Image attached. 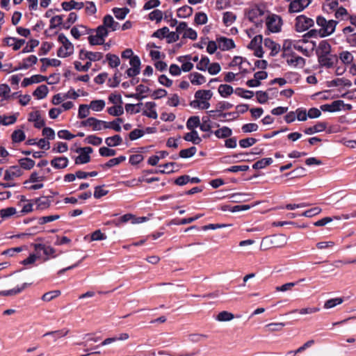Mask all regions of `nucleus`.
Returning <instances> with one entry per match:
<instances>
[{"instance_id":"5fc2aeb1","label":"nucleus","mask_w":356,"mask_h":356,"mask_svg":"<svg viewBox=\"0 0 356 356\" xmlns=\"http://www.w3.org/2000/svg\"><path fill=\"white\" fill-rule=\"evenodd\" d=\"M13 143H20L25 140V134L21 129H17L13 131L11 136Z\"/></svg>"},{"instance_id":"ddd939ff","label":"nucleus","mask_w":356,"mask_h":356,"mask_svg":"<svg viewBox=\"0 0 356 356\" xmlns=\"http://www.w3.org/2000/svg\"><path fill=\"white\" fill-rule=\"evenodd\" d=\"M232 107H233V104L229 102H220L216 105V110L209 111H208V113L209 115V117L215 118L216 113H218V114L224 113L222 112L223 111L230 109Z\"/></svg>"},{"instance_id":"2eb2a0df","label":"nucleus","mask_w":356,"mask_h":356,"mask_svg":"<svg viewBox=\"0 0 356 356\" xmlns=\"http://www.w3.org/2000/svg\"><path fill=\"white\" fill-rule=\"evenodd\" d=\"M35 250H42L44 254L47 256V258L44 259L45 261L48 260L49 257L53 258L56 257V255L54 254L56 250L51 246H47L44 244L39 243L35 245Z\"/></svg>"},{"instance_id":"0e129e2a","label":"nucleus","mask_w":356,"mask_h":356,"mask_svg":"<svg viewBox=\"0 0 356 356\" xmlns=\"http://www.w3.org/2000/svg\"><path fill=\"white\" fill-rule=\"evenodd\" d=\"M210 64V60L208 57L204 56L196 65V68L200 71H206Z\"/></svg>"},{"instance_id":"4468645a","label":"nucleus","mask_w":356,"mask_h":356,"mask_svg":"<svg viewBox=\"0 0 356 356\" xmlns=\"http://www.w3.org/2000/svg\"><path fill=\"white\" fill-rule=\"evenodd\" d=\"M29 121L33 122L34 127L37 129H40L45 124V122L42 118L41 115L38 111L31 112L29 114Z\"/></svg>"},{"instance_id":"c85d7f7f","label":"nucleus","mask_w":356,"mask_h":356,"mask_svg":"<svg viewBox=\"0 0 356 356\" xmlns=\"http://www.w3.org/2000/svg\"><path fill=\"white\" fill-rule=\"evenodd\" d=\"M184 139L186 141L192 142L193 144L195 145L200 144L202 141V139L199 137L197 131L193 129L191 130V132L186 133L184 135Z\"/></svg>"},{"instance_id":"052dcab7","label":"nucleus","mask_w":356,"mask_h":356,"mask_svg":"<svg viewBox=\"0 0 356 356\" xmlns=\"http://www.w3.org/2000/svg\"><path fill=\"white\" fill-rule=\"evenodd\" d=\"M339 58L344 64H350L353 60V56L350 52L344 51L340 53Z\"/></svg>"},{"instance_id":"58836bf2","label":"nucleus","mask_w":356,"mask_h":356,"mask_svg":"<svg viewBox=\"0 0 356 356\" xmlns=\"http://www.w3.org/2000/svg\"><path fill=\"white\" fill-rule=\"evenodd\" d=\"M273 163V159L271 158H264L260 159L255 162L252 168L255 170H260L266 168V166L270 165Z\"/></svg>"},{"instance_id":"cd10ccee","label":"nucleus","mask_w":356,"mask_h":356,"mask_svg":"<svg viewBox=\"0 0 356 356\" xmlns=\"http://www.w3.org/2000/svg\"><path fill=\"white\" fill-rule=\"evenodd\" d=\"M203 216V214H197L194 217L183 218L181 220L173 219L169 223L168 225H186L193 222V221L199 219Z\"/></svg>"},{"instance_id":"6e6552de","label":"nucleus","mask_w":356,"mask_h":356,"mask_svg":"<svg viewBox=\"0 0 356 356\" xmlns=\"http://www.w3.org/2000/svg\"><path fill=\"white\" fill-rule=\"evenodd\" d=\"M79 58L81 60L88 59V62L100 60L103 58L102 52L86 51L81 49L79 54Z\"/></svg>"},{"instance_id":"680f3d73","label":"nucleus","mask_w":356,"mask_h":356,"mask_svg":"<svg viewBox=\"0 0 356 356\" xmlns=\"http://www.w3.org/2000/svg\"><path fill=\"white\" fill-rule=\"evenodd\" d=\"M60 295V291H58V290L51 291H49V292H47L44 294H43L41 299L43 301L49 302V301L52 300L54 298L59 296Z\"/></svg>"},{"instance_id":"a19ab883","label":"nucleus","mask_w":356,"mask_h":356,"mask_svg":"<svg viewBox=\"0 0 356 356\" xmlns=\"http://www.w3.org/2000/svg\"><path fill=\"white\" fill-rule=\"evenodd\" d=\"M233 88L229 85L221 84L218 87V92L223 97L229 96L233 93Z\"/></svg>"},{"instance_id":"13d9d810","label":"nucleus","mask_w":356,"mask_h":356,"mask_svg":"<svg viewBox=\"0 0 356 356\" xmlns=\"http://www.w3.org/2000/svg\"><path fill=\"white\" fill-rule=\"evenodd\" d=\"M196 151L197 149L194 146L188 149H184L179 152V156L183 159L190 158L195 154Z\"/></svg>"},{"instance_id":"79ce46f5","label":"nucleus","mask_w":356,"mask_h":356,"mask_svg":"<svg viewBox=\"0 0 356 356\" xmlns=\"http://www.w3.org/2000/svg\"><path fill=\"white\" fill-rule=\"evenodd\" d=\"M68 333H69V330L62 329V330H59L50 331V332H46L43 335V337L54 336V341H56L58 338L65 337L66 335H67Z\"/></svg>"},{"instance_id":"412c9836","label":"nucleus","mask_w":356,"mask_h":356,"mask_svg":"<svg viewBox=\"0 0 356 356\" xmlns=\"http://www.w3.org/2000/svg\"><path fill=\"white\" fill-rule=\"evenodd\" d=\"M40 61L43 63V65L40 67V71L44 72L47 70V66H54V67H58L60 65V60L56 59V58H42L40 59Z\"/></svg>"},{"instance_id":"f8f14e48","label":"nucleus","mask_w":356,"mask_h":356,"mask_svg":"<svg viewBox=\"0 0 356 356\" xmlns=\"http://www.w3.org/2000/svg\"><path fill=\"white\" fill-rule=\"evenodd\" d=\"M107 30L110 31H115L119 27L120 24L118 22H115L113 17L111 15H106L103 18V24H102Z\"/></svg>"},{"instance_id":"1a4fd4ad","label":"nucleus","mask_w":356,"mask_h":356,"mask_svg":"<svg viewBox=\"0 0 356 356\" xmlns=\"http://www.w3.org/2000/svg\"><path fill=\"white\" fill-rule=\"evenodd\" d=\"M218 48L222 51H228L235 47V43L231 38L224 36L217 38Z\"/></svg>"},{"instance_id":"a211bd4d","label":"nucleus","mask_w":356,"mask_h":356,"mask_svg":"<svg viewBox=\"0 0 356 356\" xmlns=\"http://www.w3.org/2000/svg\"><path fill=\"white\" fill-rule=\"evenodd\" d=\"M61 6L63 10L69 11L72 9L81 10L85 6V3L83 2H77L71 0L70 1L63 2Z\"/></svg>"},{"instance_id":"864d4df0","label":"nucleus","mask_w":356,"mask_h":356,"mask_svg":"<svg viewBox=\"0 0 356 356\" xmlns=\"http://www.w3.org/2000/svg\"><path fill=\"white\" fill-rule=\"evenodd\" d=\"M90 108L94 111H101L105 107V102L103 99L92 100L90 104Z\"/></svg>"},{"instance_id":"f257e3e1","label":"nucleus","mask_w":356,"mask_h":356,"mask_svg":"<svg viewBox=\"0 0 356 356\" xmlns=\"http://www.w3.org/2000/svg\"><path fill=\"white\" fill-rule=\"evenodd\" d=\"M337 22L333 19L327 20L325 17L318 16L316 18V24L321 26V38L328 36L334 33Z\"/></svg>"},{"instance_id":"603ef678","label":"nucleus","mask_w":356,"mask_h":356,"mask_svg":"<svg viewBox=\"0 0 356 356\" xmlns=\"http://www.w3.org/2000/svg\"><path fill=\"white\" fill-rule=\"evenodd\" d=\"M287 63L290 65H293L295 67L298 65H305V60L302 57L300 56H292L291 58L287 59Z\"/></svg>"},{"instance_id":"de8ad7c7","label":"nucleus","mask_w":356,"mask_h":356,"mask_svg":"<svg viewBox=\"0 0 356 356\" xmlns=\"http://www.w3.org/2000/svg\"><path fill=\"white\" fill-rule=\"evenodd\" d=\"M113 13L115 17L118 19H124L127 15L129 13V9L127 8H114Z\"/></svg>"},{"instance_id":"dca6fc26","label":"nucleus","mask_w":356,"mask_h":356,"mask_svg":"<svg viewBox=\"0 0 356 356\" xmlns=\"http://www.w3.org/2000/svg\"><path fill=\"white\" fill-rule=\"evenodd\" d=\"M51 197L42 196L35 199L36 209L44 210L49 208L51 205Z\"/></svg>"},{"instance_id":"423d86ee","label":"nucleus","mask_w":356,"mask_h":356,"mask_svg":"<svg viewBox=\"0 0 356 356\" xmlns=\"http://www.w3.org/2000/svg\"><path fill=\"white\" fill-rule=\"evenodd\" d=\"M311 3V0H293L289 7V13H299L306 8Z\"/></svg>"},{"instance_id":"f3484780","label":"nucleus","mask_w":356,"mask_h":356,"mask_svg":"<svg viewBox=\"0 0 356 356\" xmlns=\"http://www.w3.org/2000/svg\"><path fill=\"white\" fill-rule=\"evenodd\" d=\"M38 62V58L35 55H31L28 58L23 59L22 63L15 67L13 71H17L22 69H28Z\"/></svg>"},{"instance_id":"c756f323","label":"nucleus","mask_w":356,"mask_h":356,"mask_svg":"<svg viewBox=\"0 0 356 356\" xmlns=\"http://www.w3.org/2000/svg\"><path fill=\"white\" fill-rule=\"evenodd\" d=\"M27 286L26 283H24L21 286H17L13 289L1 291H0V296H15L19 293H21L23 290L26 289Z\"/></svg>"},{"instance_id":"e433bc0d","label":"nucleus","mask_w":356,"mask_h":356,"mask_svg":"<svg viewBox=\"0 0 356 356\" xmlns=\"http://www.w3.org/2000/svg\"><path fill=\"white\" fill-rule=\"evenodd\" d=\"M106 144L108 147H115L120 145L122 143V138L120 135L108 137L105 140Z\"/></svg>"},{"instance_id":"8fccbe9b","label":"nucleus","mask_w":356,"mask_h":356,"mask_svg":"<svg viewBox=\"0 0 356 356\" xmlns=\"http://www.w3.org/2000/svg\"><path fill=\"white\" fill-rule=\"evenodd\" d=\"M90 109H91L90 105L81 104L79 107L78 118L83 119L88 117L90 113Z\"/></svg>"},{"instance_id":"a878e982","label":"nucleus","mask_w":356,"mask_h":356,"mask_svg":"<svg viewBox=\"0 0 356 356\" xmlns=\"http://www.w3.org/2000/svg\"><path fill=\"white\" fill-rule=\"evenodd\" d=\"M264 45L271 50L270 56H272L277 55L280 50V46L269 38L265 39Z\"/></svg>"},{"instance_id":"ea45409f","label":"nucleus","mask_w":356,"mask_h":356,"mask_svg":"<svg viewBox=\"0 0 356 356\" xmlns=\"http://www.w3.org/2000/svg\"><path fill=\"white\" fill-rule=\"evenodd\" d=\"M320 309H321L318 307H305V308H302L300 309H293L290 313L293 314V313L298 312L301 315L312 314L316 313V312H319Z\"/></svg>"},{"instance_id":"49530a36","label":"nucleus","mask_w":356,"mask_h":356,"mask_svg":"<svg viewBox=\"0 0 356 356\" xmlns=\"http://www.w3.org/2000/svg\"><path fill=\"white\" fill-rule=\"evenodd\" d=\"M21 169L31 170L35 165V161L29 158H23L19 160Z\"/></svg>"},{"instance_id":"39448f33","label":"nucleus","mask_w":356,"mask_h":356,"mask_svg":"<svg viewBox=\"0 0 356 356\" xmlns=\"http://www.w3.org/2000/svg\"><path fill=\"white\" fill-rule=\"evenodd\" d=\"M140 60L138 56L131 58V60H129L131 67H129L126 72L129 77H134L140 74Z\"/></svg>"},{"instance_id":"7ed1b4c3","label":"nucleus","mask_w":356,"mask_h":356,"mask_svg":"<svg viewBox=\"0 0 356 356\" xmlns=\"http://www.w3.org/2000/svg\"><path fill=\"white\" fill-rule=\"evenodd\" d=\"M266 24L269 31L277 33L281 30L282 19L280 16L273 14L266 18Z\"/></svg>"},{"instance_id":"7c9ffc66","label":"nucleus","mask_w":356,"mask_h":356,"mask_svg":"<svg viewBox=\"0 0 356 356\" xmlns=\"http://www.w3.org/2000/svg\"><path fill=\"white\" fill-rule=\"evenodd\" d=\"M189 79L193 85L199 86L206 82L205 77L198 72L191 73L189 75Z\"/></svg>"},{"instance_id":"bb28decb","label":"nucleus","mask_w":356,"mask_h":356,"mask_svg":"<svg viewBox=\"0 0 356 356\" xmlns=\"http://www.w3.org/2000/svg\"><path fill=\"white\" fill-rule=\"evenodd\" d=\"M145 107L149 111H145L143 115L152 119H156L158 117L157 113L155 110L156 104L153 102H149L145 104Z\"/></svg>"},{"instance_id":"aec40b11","label":"nucleus","mask_w":356,"mask_h":356,"mask_svg":"<svg viewBox=\"0 0 356 356\" xmlns=\"http://www.w3.org/2000/svg\"><path fill=\"white\" fill-rule=\"evenodd\" d=\"M136 90L137 91V93L128 95H127V97H133L138 100H141L145 97V96H143L142 95L143 93L147 92L149 90V87H147L145 85L140 84L136 87Z\"/></svg>"},{"instance_id":"2f4dec72","label":"nucleus","mask_w":356,"mask_h":356,"mask_svg":"<svg viewBox=\"0 0 356 356\" xmlns=\"http://www.w3.org/2000/svg\"><path fill=\"white\" fill-rule=\"evenodd\" d=\"M213 133L218 138H226L232 136V131L228 127H223L216 130Z\"/></svg>"},{"instance_id":"37998d69","label":"nucleus","mask_w":356,"mask_h":356,"mask_svg":"<svg viewBox=\"0 0 356 356\" xmlns=\"http://www.w3.org/2000/svg\"><path fill=\"white\" fill-rule=\"evenodd\" d=\"M175 165H177V164L175 162H170V163H165L164 165H160L159 167L160 168L163 167L164 168L163 170H156L155 172L161 173V174L172 173V172L178 170L177 169L174 170L173 168H172V167H173Z\"/></svg>"},{"instance_id":"5701e85b","label":"nucleus","mask_w":356,"mask_h":356,"mask_svg":"<svg viewBox=\"0 0 356 356\" xmlns=\"http://www.w3.org/2000/svg\"><path fill=\"white\" fill-rule=\"evenodd\" d=\"M51 165L56 169H63L67 166L68 159L67 157H56L51 161Z\"/></svg>"},{"instance_id":"6e6d98bb","label":"nucleus","mask_w":356,"mask_h":356,"mask_svg":"<svg viewBox=\"0 0 356 356\" xmlns=\"http://www.w3.org/2000/svg\"><path fill=\"white\" fill-rule=\"evenodd\" d=\"M10 88L7 84L0 85V97H2V100L10 99Z\"/></svg>"},{"instance_id":"4d7b16f0","label":"nucleus","mask_w":356,"mask_h":356,"mask_svg":"<svg viewBox=\"0 0 356 356\" xmlns=\"http://www.w3.org/2000/svg\"><path fill=\"white\" fill-rule=\"evenodd\" d=\"M234 318V316L232 313L227 311H222L217 315L216 320L218 321H229Z\"/></svg>"},{"instance_id":"774afa93","label":"nucleus","mask_w":356,"mask_h":356,"mask_svg":"<svg viewBox=\"0 0 356 356\" xmlns=\"http://www.w3.org/2000/svg\"><path fill=\"white\" fill-rule=\"evenodd\" d=\"M235 93L245 99H251L254 95V92L252 91L244 90L241 88H237L235 90Z\"/></svg>"},{"instance_id":"b1692460","label":"nucleus","mask_w":356,"mask_h":356,"mask_svg":"<svg viewBox=\"0 0 356 356\" xmlns=\"http://www.w3.org/2000/svg\"><path fill=\"white\" fill-rule=\"evenodd\" d=\"M327 124L325 122H318L313 127L307 128L304 131L306 134L310 135L325 130Z\"/></svg>"},{"instance_id":"4be33fe9","label":"nucleus","mask_w":356,"mask_h":356,"mask_svg":"<svg viewBox=\"0 0 356 356\" xmlns=\"http://www.w3.org/2000/svg\"><path fill=\"white\" fill-rule=\"evenodd\" d=\"M58 41L62 44V47H63L65 50L73 54L74 45L63 33L58 35Z\"/></svg>"},{"instance_id":"9b49d317","label":"nucleus","mask_w":356,"mask_h":356,"mask_svg":"<svg viewBox=\"0 0 356 356\" xmlns=\"http://www.w3.org/2000/svg\"><path fill=\"white\" fill-rule=\"evenodd\" d=\"M22 175V170L19 166H17V165L10 166L5 172L4 179L6 181L12 180L15 177H20Z\"/></svg>"},{"instance_id":"c03bdc74","label":"nucleus","mask_w":356,"mask_h":356,"mask_svg":"<svg viewBox=\"0 0 356 356\" xmlns=\"http://www.w3.org/2000/svg\"><path fill=\"white\" fill-rule=\"evenodd\" d=\"M236 16L232 12L227 11L223 13L222 21L226 26H229L236 20Z\"/></svg>"},{"instance_id":"20e7f679","label":"nucleus","mask_w":356,"mask_h":356,"mask_svg":"<svg viewBox=\"0 0 356 356\" xmlns=\"http://www.w3.org/2000/svg\"><path fill=\"white\" fill-rule=\"evenodd\" d=\"M76 152L80 154L75 159V164H86L90 161V154L93 152L91 147H79Z\"/></svg>"},{"instance_id":"338daca9","label":"nucleus","mask_w":356,"mask_h":356,"mask_svg":"<svg viewBox=\"0 0 356 356\" xmlns=\"http://www.w3.org/2000/svg\"><path fill=\"white\" fill-rule=\"evenodd\" d=\"M39 44V41L38 40L32 39L31 40L26 47H24L22 51V54L32 52L35 47H36Z\"/></svg>"},{"instance_id":"4c0bfd02","label":"nucleus","mask_w":356,"mask_h":356,"mask_svg":"<svg viewBox=\"0 0 356 356\" xmlns=\"http://www.w3.org/2000/svg\"><path fill=\"white\" fill-rule=\"evenodd\" d=\"M106 58L108 63V65L112 68L117 67L120 64V60L119 57L115 54H112L110 53L107 54L106 55Z\"/></svg>"},{"instance_id":"69168bd1","label":"nucleus","mask_w":356,"mask_h":356,"mask_svg":"<svg viewBox=\"0 0 356 356\" xmlns=\"http://www.w3.org/2000/svg\"><path fill=\"white\" fill-rule=\"evenodd\" d=\"M262 43V35H257L254 37V38L250 41L248 47L250 49H254L255 48L259 47L261 46Z\"/></svg>"},{"instance_id":"6ab92c4d","label":"nucleus","mask_w":356,"mask_h":356,"mask_svg":"<svg viewBox=\"0 0 356 356\" xmlns=\"http://www.w3.org/2000/svg\"><path fill=\"white\" fill-rule=\"evenodd\" d=\"M213 96V92L210 90H198L195 93L194 101H207L210 100Z\"/></svg>"},{"instance_id":"f704fd0d","label":"nucleus","mask_w":356,"mask_h":356,"mask_svg":"<svg viewBox=\"0 0 356 356\" xmlns=\"http://www.w3.org/2000/svg\"><path fill=\"white\" fill-rule=\"evenodd\" d=\"M264 14V12L262 9L259 8H255L249 11L248 18L252 22H257L259 21L257 18L259 17L263 16Z\"/></svg>"},{"instance_id":"473e14b6","label":"nucleus","mask_w":356,"mask_h":356,"mask_svg":"<svg viewBox=\"0 0 356 356\" xmlns=\"http://www.w3.org/2000/svg\"><path fill=\"white\" fill-rule=\"evenodd\" d=\"M343 86L346 87H350L352 86V82L347 79L341 78V79H336L331 81L327 82V86Z\"/></svg>"},{"instance_id":"0eeeda50","label":"nucleus","mask_w":356,"mask_h":356,"mask_svg":"<svg viewBox=\"0 0 356 356\" xmlns=\"http://www.w3.org/2000/svg\"><path fill=\"white\" fill-rule=\"evenodd\" d=\"M318 60L320 65L327 68H331L334 66V63L337 62V56L336 55L327 54L319 55Z\"/></svg>"},{"instance_id":"3c124183","label":"nucleus","mask_w":356,"mask_h":356,"mask_svg":"<svg viewBox=\"0 0 356 356\" xmlns=\"http://www.w3.org/2000/svg\"><path fill=\"white\" fill-rule=\"evenodd\" d=\"M343 302L342 298H335L326 300L324 303L323 307L325 309H331L337 305L341 304Z\"/></svg>"},{"instance_id":"72a5a7b5","label":"nucleus","mask_w":356,"mask_h":356,"mask_svg":"<svg viewBox=\"0 0 356 356\" xmlns=\"http://www.w3.org/2000/svg\"><path fill=\"white\" fill-rule=\"evenodd\" d=\"M49 90L46 85H40L33 92V96L36 97L38 99H44L47 97Z\"/></svg>"},{"instance_id":"f03ea898","label":"nucleus","mask_w":356,"mask_h":356,"mask_svg":"<svg viewBox=\"0 0 356 356\" xmlns=\"http://www.w3.org/2000/svg\"><path fill=\"white\" fill-rule=\"evenodd\" d=\"M295 21V29L297 32H304L314 24V22L312 18L307 17L304 15L296 17Z\"/></svg>"},{"instance_id":"a18cd8bd","label":"nucleus","mask_w":356,"mask_h":356,"mask_svg":"<svg viewBox=\"0 0 356 356\" xmlns=\"http://www.w3.org/2000/svg\"><path fill=\"white\" fill-rule=\"evenodd\" d=\"M107 112L112 116L119 117L124 113V109L122 104H117L116 106L108 108Z\"/></svg>"},{"instance_id":"e2e57ef3","label":"nucleus","mask_w":356,"mask_h":356,"mask_svg":"<svg viewBox=\"0 0 356 356\" xmlns=\"http://www.w3.org/2000/svg\"><path fill=\"white\" fill-rule=\"evenodd\" d=\"M190 105L195 108L207 109L210 106L209 100L207 101H192Z\"/></svg>"},{"instance_id":"393cba45","label":"nucleus","mask_w":356,"mask_h":356,"mask_svg":"<svg viewBox=\"0 0 356 356\" xmlns=\"http://www.w3.org/2000/svg\"><path fill=\"white\" fill-rule=\"evenodd\" d=\"M331 52V45L326 40H322L318 44V49L316 51V54L318 56L319 55H327L330 54Z\"/></svg>"},{"instance_id":"09e8293b","label":"nucleus","mask_w":356,"mask_h":356,"mask_svg":"<svg viewBox=\"0 0 356 356\" xmlns=\"http://www.w3.org/2000/svg\"><path fill=\"white\" fill-rule=\"evenodd\" d=\"M200 125V120L199 116H191L188 118L186 122V127L189 130H194L193 129Z\"/></svg>"},{"instance_id":"c9c22d12","label":"nucleus","mask_w":356,"mask_h":356,"mask_svg":"<svg viewBox=\"0 0 356 356\" xmlns=\"http://www.w3.org/2000/svg\"><path fill=\"white\" fill-rule=\"evenodd\" d=\"M193 14V8L189 6H184L177 10V16L179 18H186Z\"/></svg>"},{"instance_id":"9d476101","label":"nucleus","mask_w":356,"mask_h":356,"mask_svg":"<svg viewBox=\"0 0 356 356\" xmlns=\"http://www.w3.org/2000/svg\"><path fill=\"white\" fill-rule=\"evenodd\" d=\"M343 106H344V103L342 100H336L330 104L321 105V109L324 112L334 113L341 111Z\"/></svg>"},{"instance_id":"bf43d9fd","label":"nucleus","mask_w":356,"mask_h":356,"mask_svg":"<svg viewBox=\"0 0 356 356\" xmlns=\"http://www.w3.org/2000/svg\"><path fill=\"white\" fill-rule=\"evenodd\" d=\"M18 113L12 115H1L2 124L5 126L10 125L14 124L17 121Z\"/></svg>"}]
</instances>
